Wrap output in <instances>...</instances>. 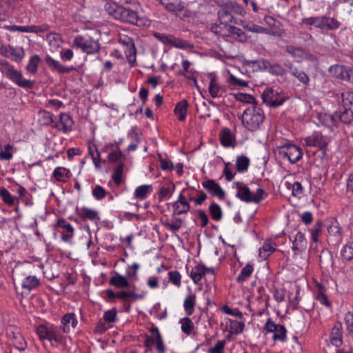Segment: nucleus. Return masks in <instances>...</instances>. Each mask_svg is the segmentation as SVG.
Segmentation results:
<instances>
[{"instance_id": "f257e3e1", "label": "nucleus", "mask_w": 353, "mask_h": 353, "mask_svg": "<svg viewBox=\"0 0 353 353\" xmlns=\"http://www.w3.org/2000/svg\"><path fill=\"white\" fill-rule=\"evenodd\" d=\"M264 119L263 110L260 107H258L257 105L248 108L241 116V121L243 126L252 132L259 129Z\"/></svg>"}, {"instance_id": "f03ea898", "label": "nucleus", "mask_w": 353, "mask_h": 353, "mask_svg": "<svg viewBox=\"0 0 353 353\" xmlns=\"http://www.w3.org/2000/svg\"><path fill=\"white\" fill-rule=\"evenodd\" d=\"M0 70L8 79L21 88L32 89L34 87L33 81L24 79L21 72L16 70L6 61L0 63Z\"/></svg>"}, {"instance_id": "7ed1b4c3", "label": "nucleus", "mask_w": 353, "mask_h": 353, "mask_svg": "<svg viewBox=\"0 0 353 353\" xmlns=\"http://www.w3.org/2000/svg\"><path fill=\"white\" fill-rule=\"evenodd\" d=\"M37 334L41 341L48 340L52 345L54 343L57 345L60 344L63 341V336L61 334L58 327L53 324H41L37 327Z\"/></svg>"}, {"instance_id": "20e7f679", "label": "nucleus", "mask_w": 353, "mask_h": 353, "mask_svg": "<svg viewBox=\"0 0 353 353\" xmlns=\"http://www.w3.org/2000/svg\"><path fill=\"white\" fill-rule=\"evenodd\" d=\"M302 149L292 143H286L278 148V155L283 159H288L290 163L294 164L303 157Z\"/></svg>"}, {"instance_id": "39448f33", "label": "nucleus", "mask_w": 353, "mask_h": 353, "mask_svg": "<svg viewBox=\"0 0 353 353\" xmlns=\"http://www.w3.org/2000/svg\"><path fill=\"white\" fill-rule=\"evenodd\" d=\"M120 15L119 20L139 27H148L150 25V21L148 19L139 17L135 11L129 8L123 7Z\"/></svg>"}, {"instance_id": "423d86ee", "label": "nucleus", "mask_w": 353, "mask_h": 353, "mask_svg": "<svg viewBox=\"0 0 353 353\" xmlns=\"http://www.w3.org/2000/svg\"><path fill=\"white\" fill-rule=\"evenodd\" d=\"M73 45L81 48L87 54H94L99 51L100 45L98 41L91 39H86L81 35L75 37Z\"/></svg>"}, {"instance_id": "0eeeda50", "label": "nucleus", "mask_w": 353, "mask_h": 353, "mask_svg": "<svg viewBox=\"0 0 353 353\" xmlns=\"http://www.w3.org/2000/svg\"><path fill=\"white\" fill-rule=\"evenodd\" d=\"M263 103H266L272 108H277L281 105L285 98L281 97L278 91L273 90L272 88H266L261 94Z\"/></svg>"}, {"instance_id": "6e6552de", "label": "nucleus", "mask_w": 353, "mask_h": 353, "mask_svg": "<svg viewBox=\"0 0 353 353\" xmlns=\"http://www.w3.org/2000/svg\"><path fill=\"white\" fill-rule=\"evenodd\" d=\"M305 144L310 147H318L319 148L322 157L326 155L327 140V138L322 135L319 132H314L311 136L307 137L305 139Z\"/></svg>"}, {"instance_id": "1a4fd4ad", "label": "nucleus", "mask_w": 353, "mask_h": 353, "mask_svg": "<svg viewBox=\"0 0 353 353\" xmlns=\"http://www.w3.org/2000/svg\"><path fill=\"white\" fill-rule=\"evenodd\" d=\"M264 21L269 26V28H266V34L278 37L282 36L283 30L279 21L273 17L265 15Z\"/></svg>"}, {"instance_id": "9d476101", "label": "nucleus", "mask_w": 353, "mask_h": 353, "mask_svg": "<svg viewBox=\"0 0 353 353\" xmlns=\"http://www.w3.org/2000/svg\"><path fill=\"white\" fill-rule=\"evenodd\" d=\"M185 191V189L183 190L182 192L179 194L178 199L172 204L174 215L186 214L190 210V205L183 194Z\"/></svg>"}, {"instance_id": "9b49d317", "label": "nucleus", "mask_w": 353, "mask_h": 353, "mask_svg": "<svg viewBox=\"0 0 353 353\" xmlns=\"http://www.w3.org/2000/svg\"><path fill=\"white\" fill-rule=\"evenodd\" d=\"M7 336L17 350L19 351H24L26 349L27 343L17 329H14V327L8 329L7 330Z\"/></svg>"}, {"instance_id": "f8f14e48", "label": "nucleus", "mask_w": 353, "mask_h": 353, "mask_svg": "<svg viewBox=\"0 0 353 353\" xmlns=\"http://www.w3.org/2000/svg\"><path fill=\"white\" fill-rule=\"evenodd\" d=\"M74 121L67 113H61L59 115V121L55 123L52 127L64 133L70 132L72 130Z\"/></svg>"}, {"instance_id": "ddd939ff", "label": "nucleus", "mask_w": 353, "mask_h": 353, "mask_svg": "<svg viewBox=\"0 0 353 353\" xmlns=\"http://www.w3.org/2000/svg\"><path fill=\"white\" fill-rule=\"evenodd\" d=\"M330 119L333 123H336L337 121L347 124L353 125V111L343 110V111H336L333 114L329 116Z\"/></svg>"}, {"instance_id": "4468645a", "label": "nucleus", "mask_w": 353, "mask_h": 353, "mask_svg": "<svg viewBox=\"0 0 353 353\" xmlns=\"http://www.w3.org/2000/svg\"><path fill=\"white\" fill-rule=\"evenodd\" d=\"M203 187L213 196H217L220 199L225 197V192L221 187L213 179H208L202 183Z\"/></svg>"}, {"instance_id": "2eb2a0df", "label": "nucleus", "mask_w": 353, "mask_h": 353, "mask_svg": "<svg viewBox=\"0 0 353 353\" xmlns=\"http://www.w3.org/2000/svg\"><path fill=\"white\" fill-rule=\"evenodd\" d=\"M327 232L329 234L328 241L334 245H338L342 241V234L339 223L335 221L327 227Z\"/></svg>"}, {"instance_id": "dca6fc26", "label": "nucleus", "mask_w": 353, "mask_h": 353, "mask_svg": "<svg viewBox=\"0 0 353 353\" xmlns=\"http://www.w3.org/2000/svg\"><path fill=\"white\" fill-rule=\"evenodd\" d=\"M45 61L48 67L59 74L70 73L75 70V68L73 66H64L61 65L59 61L54 59L50 55L46 56Z\"/></svg>"}, {"instance_id": "f3484780", "label": "nucleus", "mask_w": 353, "mask_h": 353, "mask_svg": "<svg viewBox=\"0 0 353 353\" xmlns=\"http://www.w3.org/2000/svg\"><path fill=\"white\" fill-rule=\"evenodd\" d=\"M119 43L123 45L124 51L129 62H132L135 59V48L133 40L127 37H120Z\"/></svg>"}, {"instance_id": "a211bd4d", "label": "nucleus", "mask_w": 353, "mask_h": 353, "mask_svg": "<svg viewBox=\"0 0 353 353\" xmlns=\"http://www.w3.org/2000/svg\"><path fill=\"white\" fill-rule=\"evenodd\" d=\"M237 192L236 196L246 203L252 202V192L250 188L241 182L236 183Z\"/></svg>"}, {"instance_id": "6ab92c4d", "label": "nucleus", "mask_w": 353, "mask_h": 353, "mask_svg": "<svg viewBox=\"0 0 353 353\" xmlns=\"http://www.w3.org/2000/svg\"><path fill=\"white\" fill-rule=\"evenodd\" d=\"M330 341L336 347H340L343 343L342 323L337 322L332 327L330 334Z\"/></svg>"}, {"instance_id": "aec40b11", "label": "nucleus", "mask_w": 353, "mask_h": 353, "mask_svg": "<svg viewBox=\"0 0 353 353\" xmlns=\"http://www.w3.org/2000/svg\"><path fill=\"white\" fill-rule=\"evenodd\" d=\"M288 69L290 70V73L296 77L300 83H301L305 87H308L310 84V77L303 70H299L297 68L294 67L292 63H289L288 65H285Z\"/></svg>"}, {"instance_id": "412c9836", "label": "nucleus", "mask_w": 353, "mask_h": 353, "mask_svg": "<svg viewBox=\"0 0 353 353\" xmlns=\"http://www.w3.org/2000/svg\"><path fill=\"white\" fill-rule=\"evenodd\" d=\"M270 62L265 59L260 60H244L243 63V66L252 67L253 71L256 70H268Z\"/></svg>"}, {"instance_id": "4be33fe9", "label": "nucleus", "mask_w": 353, "mask_h": 353, "mask_svg": "<svg viewBox=\"0 0 353 353\" xmlns=\"http://www.w3.org/2000/svg\"><path fill=\"white\" fill-rule=\"evenodd\" d=\"M219 139L221 144L225 148H234L235 146L234 143L235 138L232 134L231 130L228 128H223L221 130Z\"/></svg>"}, {"instance_id": "5701e85b", "label": "nucleus", "mask_w": 353, "mask_h": 353, "mask_svg": "<svg viewBox=\"0 0 353 353\" xmlns=\"http://www.w3.org/2000/svg\"><path fill=\"white\" fill-rule=\"evenodd\" d=\"M77 323L78 321L74 313L65 314L61 319L62 329L65 333H68L71 327L75 328Z\"/></svg>"}, {"instance_id": "b1692460", "label": "nucleus", "mask_w": 353, "mask_h": 353, "mask_svg": "<svg viewBox=\"0 0 353 353\" xmlns=\"http://www.w3.org/2000/svg\"><path fill=\"white\" fill-rule=\"evenodd\" d=\"M80 216L83 221L89 220L94 222L96 224L100 220L98 212L88 208H83L81 209Z\"/></svg>"}, {"instance_id": "393cba45", "label": "nucleus", "mask_w": 353, "mask_h": 353, "mask_svg": "<svg viewBox=\"0 0 353 353\" xmlns=\"http://www.w3.org/2000/svg\"><path fill=\"white\" fill-rule=\"evenodd\" d=\"M334 70L337 77L342 79L353 83V69L346 70L341 65H336L331 68V71Z\"/></svg>"}, {"instance_id": "a878e982", "label": "nucleus", "mask_w": 353, "mask_h": 353, "mask_svg": "<svg viewBox=\"0 0 353 353\" xmlns=\"http://www.w3.org/2000/svg\"><path fill=\"white\" fill-rule=\"evenodd\" d=\"M70 171L63 167L56 168L52 173V176L55 178L57 181L65 183L70 177Z\"/></svg>"}, {"instance_id": "bb28decb", "label": "nucleus", "mask_w": 353, "mask_h": 353, "mask_svg": "<svg viewBox=\"0 0 353 353\" xmlns=\"http://www.w3.org/2000/svg\"><path fill=\"white\" fill-rule=\"evenodd\" d=\"M188 107V103L185 99L176 103L174 110L179 121H183L185 119Z\"/></svg>"}, {"instance_id": "cd10ccee", "label": "nucleus", "mask_w": 353, "mask_h": 353, "mask_svg": "<svg viewBox=\"0 0 353 353\" xmlns=\"http://www.w3.org/2000/svg\"><path fill=\"white\" fill-rule=\"evenodd\" d=\"M250 164V159L245 155H240L236 157V170L239 173H243L248 170Z\"/></svg>"}, {"instance_id": "c85d7f7f", "label": "nucleus", "mask_w": 353, "mask_h": 353, "mask_svg": "<svg viewBox=\"0 0 353 353\" xmlns=\"http://www.w3.org/2000/svg\"><path fill=\"white\" fill-rule=\"evenodd\" d=\"M22 288L30 292L32 289L40 285L39 279L35 276H28L22 281Z\"/></svg>"}, {"instance_id": "c756f323", "label": "nucleus", "mask_w": 353, "mask_h": 353, "mask_svg": "<svg viewBox=\"0 0 353 353\" xmlns=\"http://www.w3.org/2000/svg\"><path fill=\"white\" fill-rule=\"evenodd\" d=\"M174 189L175 185L172 183H168L163 185L158 192L159 201H162L165 199H169L172 196Z\"/></svg>"}, {"instance_id": "7c9ffc66", "label": "nucleus", "mask_w": 353, "mask_h": 353, "mask_svg": "<svg viewBox=\"0 0 353 353\" xmlns=\"http://www.w3.org/2000/svg\"><path fill=\"white\" fill-rule=\"evenodd\" d=\"M109 283L119 288H128L130 285L127 279L118 273L111 277Z\"/></svg>"}, {"instance_id": "2f4dec72", "label": "nucleus", "mask_w": 353, "mask_h": 353, "mask_svg": "<svg viewBox=\"0 0 353 353\" xmlns=\"http://www.w3.org/2000/svg\"><path fill=\"white\" fill-rule=\"evenodd\" d=\"M152 185H142L137 187L134 193V197L137 199L143 200L152 192Z\"/></svg>"}, {"instance_id": "473e14b6", "label": "nucleus", "mask_w": 353, "mask_h": 353, "mask_svg": "<svg viewBox=\"0 0 353 353\" xmlns=\"http://www.w3.org/2000/svg\"><path fill=\"white\" fill-rule=\"evenodd\" d=\"M254 271L253 265L250 263H248L245 265V267H243L239 274V276L236 277V281L239 283H242L247 281L252 275Z\"/></svg>"}, {"instance_id": "72a5a7b5", "label": "nucleus", "mask_w": 353, "mask_h": 353, "mask_svg": "<svg viewBox=\"0 0 353 353\" xmlns=\"http://www.w3.org/2000/svg\"><path fill=\"white\" fill-rule=\"evenodd\" d=\"M205 266L202 264L196 265L192 270L190 272V277L194 283H199L202 277L205 276Z\"/></svg>"}, {"instance_id": "f704fd0d", "label": "nucleus", "mask_w": 353, "mask_h": 353, "mask_svg": "<svg viewBox=\"0 0 353 353\" xmlns=\"http://www.w3.org/2000/svg\"><path fill=\"white\" fill-rule=\"evenodd\" d=\"M171 41V46L182 50H192L194 48L193 43L190 41L173 37Z\"/></svg>"}, {"instance_id": "c9c22d12", "label": "nucleus", "mask_w": 353, "mask_h": 353, "mask_svg": "<svg viewBox=\"0 0 353 353\" xmlns=\"http://www.w3.org/2000/svg\"><path fill=\"white\" fill-rule=\"evenodd\" d=\"M317 294L316 296V299L321 303L325 305L327 307H330L331 303L328 301L327 296L325 295V287L319 283H316Z\"/></svg>"}, {"instance_id": "e433bc0d", "label": "nucleus", "mask_w": 353, "mask_h": 353, "mask_svg": "<svg viewBox=\"0 0 353 353\" xmlns=\"http://www.w3.org/2000/svg\"><path fill=\"white\" fill-rule=\"evenodd\" d=\"M196 304V295L192 293H190L184 301V308L187 314L190 316L194 312V305Z\"/></svg>"}, {"instance_id": "4c0bfd02", "label": "nucleus", "mask_w": 353, "mask_h": 353, "mask_svg": "<svg viewBox=\"0 0 353 353\" xmlns=\"http://www.w3.org/2000/svg\"><path fill=\"white\" fill-rule=\"evenodd\" d=\"M123 6H119L112 3H107L105 5V10L109 15L114 19L119 20Z\"/></svg>"}, {"instance_id": "58836bf2", "label": "nucleus", "mask_w": 353, "mask_h": 353, "mask_svg": "<svg viewBox=\"0 0 353 353\" xmlns=\"http://www.w3.org/2000/svg\"><path fill=\"white\" fill-rule=\"evenodd\" d=\"M218 17L221 24L225 25L229 23H232L234 19V17L232 15L230 9L227 8L226 6L224 8L218 12Z\"/></svg>"}, {"instance_id": "ea45409f", "label": "nucleus", "mask_w": 353, "mask_h": 353, "mask_svg": "<svg viewBox=\"0 0 353 353\" xmlns=\"http://www.w3.org/2000/svg\"><path fill=\"white\" fill-rule=\"evenodd\" d=\"M8 49L10 50L9 57H11L12 61L17 63L22 61L25 56V52L23 48H14L12 46Z\"/></svg>"}, {"instance_id": "a19ab883", "label": "nucleus", "mask_w": 353, "mask_h": 353, "mask_svg": "<svg viewBox=\"0 0 353 353\" xmlns=\"http://www.w3.org/2000/svg\"><path fill=\"white\" fill-rule=\"evenodd\" d=\"M41 61V59L39 55L34 54L32 56L26 65V70L31 74H35L37 72L39 63Z\"/></svg>"}, {"instance_id": "79ce46f5", "label": "nucleus", "mask_w": 353, "mask_h": 353, "mask_svg": "<svg viewBox=\"0 0 353 353\" xmlns=\"http://www.w3.org/2000/svg\"><path fill=\"white\" fill-rule=\"evenodd\" d=\"M209 212L212 219L219 221L222 219L223 212L221 207L213 202L209 207Z\"/></svg>"}, {"instance_id": "37998d69", "label": "nucleus", "mask_w": 353, "mask_h": 353, "mask_svg": "<svg viewBox=\"0 0 353 353\" xmlns=\"http://www.w3.org/2000/svg\"><path fill=\"white\" fill-rule=\"evenodd\" d=\"M179 323L181 324L182 332L187 335H190L194 329V323L192 320L188 317H185L181 319Z\"/></svg>"}, {"instance_id": "c03bdc74", "label": "nucleus", "mask_w": 353, "mask_h": 353, "mask_svg": "<svg viewBox=\"0 0 353 353\" xmlns=\"http://www.w3.org/2000/svg\"><path fill=\"white\" fill-rule=\"evenodd\" d=\"M39 121L43 125H51L54 123L53 114L48 111L42 110L39 112Z\"/></svg>"}, {"instance_id": "a18cd8bd", "label": "nucleus", "mask_w": 353, "mask_h": 353, "mask_svg": "<svg viewBox=\"0 0 353 353\" xmlns=\"http://www.w3.org/2000/svg\"><path fill=\"white\" fill-rule=\"evenodd\" d=\"M273 333H274V335L272 336L273 340L281 341L282 342H283L286 340L287 330L284 325L278 324L276 330H275Z\"/></svg>"}, {"instance_id": "49530a36", "label": "nucleus", "mask_w": 353, "mask_h": 353, "mask_svg": "<svg viewBox=\"0 0 353 353\" xmlns=\"http://www.w3.org/2000/svg\"><path fill=\"white\" fill-rule=\"evenodd\" d=\"M13 157V146L10 144H7L1 147L0 151V160H10Z\"/></svg>"}, {"instance_id": "de8ad7c7", "label": "nucleus", "mask_w": 353, "mask_h": 353, "mask_svg": "<svg viewBox=\"0 0 353 353\" xmlns=\"http://www.w3.org/2000/svg\"><path fill=\"white\" fill-rule=\"evenodd\" d=\"M234 96L237 101L241 102L250 103L252 104V105H256L255 98L251 94L239 92L234 94Z\"/></svg>"}, {"instance_id": "09e8293b", "label": "nucleus", "mask_w": 353, "mask_h": 353, "mask_svg": "<svg viewBox=\"0 0 353 353\" xmlns=\"http://www.w3.org/2000/svg\"><path fill=\"white\" fill-rule=\"evenodd\" d=\"M276 248L270 243H264L263 247L259 249V256L266 259L271 254L275 252Z\"/></svg>"}, {"instance_id": "8fccbe9b", "label": "nucleus", "mask_w": 353, "mask_h": 353, "mask_svg": "<svg viewBox=\"0 0 353 353\" xmlns=\"http://www.w3.org/2000/svg\"><path fill=\"white\" fill-rule=\"evenodd\" d=\"M226 8L230 9L231 12H234L240 16H244L246 14L245 8L234 1L227 3Z\"/></svg>"}, {"instance_id": "3c124183", "label": "nucleus", "mask_w": 353, "mask_h": 353, "mask_svg": "<svg viewBox=\"0 0 353 353\" xmlns=\"http://www.w3.org/2000/svg\"><path fill=\"white\" fill-rule=\"evenodd\" d=\"M288 188L292 190V194L294 196L300 198L303 194V188L301 183L296 181L294 183L291 184L290 183H287Z\"/></svg>"}, {"instance_id": "603ef678", "label": "nucleus", "mask_w": 353, "mask_h": 353, "mask_svg": "<svg viewBox=\"0 0 353 353\" xmlns=\"http://www.w3.org/2000/svg\"><path fill=\"white\" fill-rule=\"evenodd\" d=\"M323 223L321 221L318 220L315 222L312 228L310 229L312 239L314 242L319 241V236L321 234Z\"/></svg>"}, {"instance_id": "864d4df0", "label": "nucleus", "mask_w": 353, "mask_h": 353, "mask_svg": "<svg viewBox=\"0 0 353 353\" xmlns=\"http://www.w3.org/2000/svg\"><path fill=\"white\" fill-rule=\"evenodd\" d=\"M325 30H334L339 28L341 23L333 17L324 15Z\"/></svg>"}, {"instance_id": "5fc2aeb1", "label": "nucleus", "mask_w": 353, "mask_h": 353, "mask_svg": "<svg viewBox=\"0 0 353 353\" xmlns=\"http://www.w3.org/2000/svg\"><path fill=\"white\" fill-rule=\"evenodd\" d=\"M341 256L346 261L353 259V242L347 243L341 250Z\"/></svg>"}, {"instance_id": "6e6d98bb", "label": "nucleus", "mask_w": 353, "mask_h": 353, "mask_svg": "<svg viewBox=\"0 0 353 353\" xmlns=\"http://www.w3.org/2000/svg\"><path fill=\"white\" fill-rule=\"evenodd\" d=\"M0 196L6 204L10 206L14 205L15 199L6 188H1L0 189Z\"/></svg>"}, {"instance_id": "4d7b16f0", "label": "nucleus", "mask_w": 353, "mask_h": 353, "mask_svg": "<svg viewBox=\"0 0 353 353\" xmlns=\"http://www.w3.org/2000/svg\"><path fill=\"white\" fill-rule=\"evenodd\" d=\"M162 222L164 225H165L168 229H170L172 232H175L179 231L181 228L182 227L183 221L180 218H174L173 219L172 223H168V222H163L162 220Z\"/></svg>"}, {"instance_id": "13d9d810", "label": "nucleus", "mask_w": 353, "mask_h": 353, "mask_svg": "<svg viewBox=\"0 0 353 353\" xmlns=\"http://www.w3.org/2000/svg\"><path fill=\"white\" fill-rule=\"evenodd\" d=\"M220 86L217 83V80L216 77H212L210 79V85H209V92L210 96L212 98H216L219 97V92L220 90Z\"/></svg>"}, {"instance_id": "bf43d9fd", "label": "nucleus", "mask_w": 353, "mask_h": 353, "mask_svg": "<svg viewBox=\"0 0 353 353\" xmlns=\"http://www.w3.org/2000/svg\"><path fill=\"white\" fill-rule=\"evenodd\" d=\"M123 164L121 163H118L117 165V166L115 167V168L114 169L113 174H112V179H113L114 182L117 185H119L121 182V176L123 174Z\"/></svg>"}, {"instance_id": "052dcab7", "label": "nucleus", "mask_w": 353, "mask_h": 353, "mask_svg": "<svg viewBox=\"0 0 353 353\" xmlns=\"http://www.w3.org/2000/svg\"><path fill=\"white\" fill-rule=\"evenodd\" d=\"M158 159L160 162V168L163 171H170L174 169V165L172 161L163 158L161 154H158Z\"/></svg>"}, {"instance_id": "680f3d73", "label": "nucleus", "mask_w": 353, "mask_h": 353, "mask_svg": "<svg viewBox=\"0 0 353 353\" xmlns=\"http://www.w3.org/2000/svg\"><path fill=\"white\" fill-rule=\"evenodd\" d=\"M268 72L274 75L283 76L286 74V70L278 63H271Z\"/></svg>"}, {"instance_id": "e2e57ef3", "label": "nucleus", "mask_w": 353, "mask_h": 353, "mask_svg": "<svg viewBox=\"0 0 353 353\" xmlns=\"http://www.w3.org/2000/svg\"><path fill=\"white\" fill-rule=\"evenodd\" d=\"M228 31L229 33L232 34V36L241 41H243L245 39L244 32L237 27L229 26Z\"/></svg>"}, {"instance_id": "0e129e2a", "label": "nucleus", "mask_w": 353, "mask_h": 353, "mask_svg": "<svg viewBox=\"0 0 353 353\" xmlns=\"http://www.w3.org/2000/svg\"><path fill=\"white\" fill-rule=\"evenodd\" d=\"M348 334L353 339V313L347 312L344 317Z\"/></svg>"}, {"instance_id": "69168bd1", "label": "nucleus", "mask_w": 353, "mask_h": 353, "mask_svg": "<svg viewBox=\"0 0 353 353\" xmlns=\"http://www.w3.org/2000/svg\"><path fill=\"white\" fill-rule=\"evenodd\" d=\"M245 7L248 10H252L254 12H258L262 9L259 3V0H242Z\"/></svg>"}, {"instance_id": "338daca9", "label": "nucleus", "mask_w": 353, "mask_h": 353, "mask_svg": "<svg viewBox=\"0 0 353 353\" xmlns=\"http://www.w3.org/2000/svg\"><path fill=\"white\" fill-rule=\"evenodd\" d=\"M106 191L105 190L101 185H96L92 192V196L97 199V200H101L106 196Z\"/></svg>"}, {"instance_id": "774afa93", "label": "nucleus", "mask_w": 353, "mask_h": 353, "mask_svg": "<svg viewBox=\"0 0 353 353\" xmlns=\"http://www.w3.org/2000/svg\"><path fill=\"white\" fill-rule=\"evenodd\" d=\"M285 51L294 57H300L305 52V50L301 47L288 46Z\"/></svg>"}]
</instances>
